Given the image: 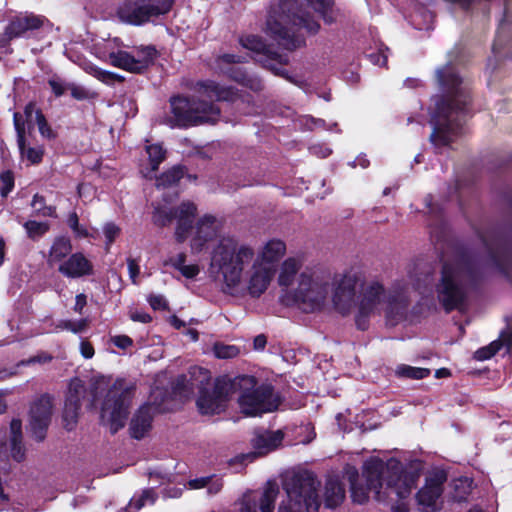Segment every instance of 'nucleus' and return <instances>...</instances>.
I'll list each match as a JSON object with an SVG mask.
<instances>
[{"label": "nucleus", "instance_id": "obj_1", "mask_svg": "<svg viewBox=\"0 0 512 512\" xmlns=\"http://www.w3.org/2000/svg\"><path fill=\"white\" fill-rule=\"evenodd\" d=\"M436 78L443 94L435 102L430 118V142L438 148L449 146L463 126V118L470 114L471 91L463 84L455 66L450 63L436 70Z\"/></svg>", "mask_w": 512, "mask_h": 512}, {"label": "nucleus", "instance_id": "obj_2", "mask_svg": "<svg viewBox=\"0 0 512 512\" xmlns=\"http://www.w3.org/2000/svg\"><path fill=\"white\" fill-rule=\"evenodd\" d=\"M320 27L314 16L301 9L296 0H278V4L271 8L266 19L267 34L288 51L306 46V39L299 33L300 29L316 35Z\"/></svg>", "mask_w": 512, "mask_h": 512}, {"label": "nucleus", "instance_id": "obj_3", "mask_svg": "<svg viewBox=\"0 0 512 512\" xmlns=\"http://www.w3.org/2000/svg\"><path fill=\"white\" fill-rule=\"evenodd\" d=\"M363 476L369 489L380 495L383 484L392 489L399 499H406L416 486L418 475L404 470L402 463L396 458L384 462L372 457L363 465Z\"/></svg>", "mask_w": 512, "mask_h": 512}, {"label": "nucleus", "instance_id": "obj_4", "mask_svg": "<svg viewBox=\"0 0 512 512\" xmlns=\"http://www.w3.org/2000/svg\"><path fill=\"white\" fill-rule=\"evenodd\" d=\"M233 395L239 394L238 404L246 416H260L273 412L280 405V397L275 394L274 387L269 383L258 384L252 375L232 377Z\"/></svg>", "mask_w": 512, "mask_h": 512}, {"label": "nucleus", "instance_id": "obj_5", "mask_svg": "<svg viewBox=\"0 0 512 512\" xmlns=\"http://www.w3.org/2000/svg\"><path fill=\"white\" fill-rule=\"evenodd\" d=\"M254 258V250L247 245H238L233 237H223L212 254V267H217L226 285L236 287L242 277L244 266Z\"/></svg>", "mask_w": 512, "mask_h": 512}, {"label": "nucleus", "instance_id": "obj_6", "mask_svg": "<svg viewBox=\"0 0 512 512\" xmlns=\"http://www.w3.org/2000/svg\"><path fill=\"white\" fill-rule=\"evenodd\" d=\"M319 486L320 482L313 472L302 470L294 473L283 484L288 503L282 502L278 512H319Z\"/></svg>", "mask_w": 512, "mask_h": 512}, {"label": "nucleus", "instance_id": "obj_7", "mask_svg": "<svg viewBox=\"0 0 512 512\" xmlns=\"http://www.w3.org/2000/svg\"><path fill=\"white\" fill-rule=\"evenodd\" d=\"M174 126L189 128L200 124H215L221 115L220 108L212 102L201 101L194 97L172 96L170 98Z\"/></svg>", "mask_w": 512, "mask_h": 512}, {"label": "nucleus", "instance_id": "obj_8", "mask_svg": "<svg viewBox=\"0 0 512 512\" xmlns=\"http://www.w3.org/2000/svg\"><path fill=\"white\" fill-rule=\"evenodd\" d=\"M196 370L202 376L196 399V405L200 414L215 415L225 411L228 402L233 396L232 377L229 375L218 376L213 386L209 388L207 385L211 380L210 372L200 367L194 368V371Z\"/></svg>", "mask_w": 512, "mask_h": 512}, {"label": "nucleus", "instance_id": "obj_9", "mask_svg": "<svg viewBox=\"0 0 512 512\" xmlns=\"http://www.w3.org/2000/svg\"><path fill=\"white\" fill-rule=\"evenodd\" d=\"M512 208V197L508 201ZM481 241L487 251L489 265L506 278L512 272V226L508 230L494 229L487 235H481Z\"/></svg>", "mask_w": 512, "mask_h": 512}, {"label": "nucleus", "instance_id": "obj_10", "mask_svg": "<svg viewBox=\"0 0 512 512\" xmlns=\"http://www.w3.org/2000/svg\"><path fill=\"white\" fill-rule=\"evenodd\" d=\"M240 44L247 50L254 53L253 60L263 68L271 71L274 75L297 84L295 77L290 75L285 68L289 64V56L279 53L272 45L267 44L262 37L258 35H248L240 38Z\"/></svg>", "mask_w": 512, "mask_h": 512}, {"label": "nucleus", "instance_id": "obj_11", "mask_svg": "<svg viewBox=\"0 0 512 512\" xmlns=\"http://www.w3.org/2000/svg\"><path fill=\"white\" fill-rule=\"evenodd\" d=\"M435 290L438 301L446 313L460 309L467 298L466 289L461 281V269L451 262H443Z\"/></svg>", "mask_w": 512, "mask_h": 512}, {"label": "nucleus", "instance_id": "obj_12", "mask_svg": "<svg viewBox=\"0 0 512 512\" xmlns=\"http://www.w3.org/2000/svg\"><path fill=\"white\" fill-rule=\"evenodd\" d=\"M124 384L123 379H117L108 390L102 405L103 411H110V432L113 435L125 426L134 395L135 388L124 387Z\"/></svg>", "mask_w": 512, "mask_h": 512}, {"label": "nucleus", "instance_id": "obj_13", "mask_svg": "<svg viewBox=\"0 0 512 512\" xmlns=\"http://www.w3.org/2000/svg\"><path fill=\"white\" fill-rule=\"evenodd\" d=\"M328 292L326 282L315 281L310 274L302 272L298 286L293 294V300L304 313L321 310Z\"/></svg>", "mask_w": 512, "mask_h": 512}, {"label": "nucleus", "instance_id": "obj_14", "mask_svg": "<svg viewBox=\"0 0 512 512\" xmlns=\"http://www.w3.org/2000/svg\"><path fill=\"white\" fill-rule=\"evenodd\" d=\"M174 0H128L121 8V16L131 25L140 26L152 17L169 13Z\"/></svg>", "mask_w": 512, "mask_h": 512}, {"label": "nucleus", "instance_id": "obj_15", "mask_svg": "<svg viewBox=\"0 0 512 512\" xmlns=\"http://www.w3.org/2000/svg\"><path fill=\"white\" fill-rule=\"evenodd\" d=\"M44 24L43 17L33 13L12 17L0 34V48H6L18 38H26L29 33L39 30Z\"/></svg>", "mask_w": 512, "mask_h": 512}, {"label": "nucleus", "instance_id": "obj_16", "mask_svg": "<svg viewBox=\"0 0 512 512\" xmlns=\"http://www.w3.org/2000/svg\"><path fill=\"white\" fill-rule=\"evenodd\" d=\"M447 478L445 470H437L426 478L425 485L416 493V500L422 507V512L440 511L441 507L437 505V500L443 494V485Z\"/></svg>", "mask_w": 512, "mask_h": 512}, {"label": "nucleus", "instance_id": "obj_17", "mask_svg": "<svg viewBox=\"0 0 512 512\" xmlns=\"http://www.w3.org/2000/svg\"><path fill=\"white\" fill-rule=\"evenodd\" d=\"M83 392L84 386L80 380L70 384L62 413L63 426L67 431H72L78 422Z\"/></svg>", "mask_w": 512, "mask_h": 512}, {"label": "nucleus", "instance_id": "obj_18", "mask_svg": "<svg viewBox=\"0 0 512 512\" xmlns=\"http://www.w3.org/2000/svg\"><path fill=\"white\" fill-rule=\"evenodd\" d=\"M13 124L17 135V145L21 157H25L33 165L41 163L44 157V148L42 146H27L26 127L21 113L14 112Z\"/></svg>", "mask_w": 512, "mask_h": 512}, {"label": "nucleus", "instance_id": "obj_19", "mask_svg": "<svg viewBox=\"0 0 512 512\" xmlns=\"http://www.w3.org/2000/svg\"><path fill=\"white\" fill-rule=\"evenodd\" d=\"M58 272L67 278H81L93 274V264L82 252H75L60 263Z\"/></svg>", "mask_w": 512, "mask_h": 512}, {"label": "nucleus", "instance_id": "obj_20", "mask_svg": "<svg viewBox=\"0 0 512 512\" xmlns=\"http://www.w3.org/2000/svg\"><path fill=\"white\" fill-rule=\"evenodd\" d=\"M200 92L205 94L208 98L215 99L216 101H225L235 103L242 100L244 94L232 86H222L213 80L199 81L197 83Z\"/></svg>", "mask_w": 512, "mask_h": 512}, {"label": "nucleus", "instance_id": "obj_21", "mask_svg": "<svg viewBox=\"0 0 512 512\" xmlns=\"http://www.w3.org/2000/svg\"><path fill=\"white\" fill-rule=\"evenodd\" d=\"M356 295V282L351 278H344L336 287L333 295L335 309L342 315L350 313Z\"/></svg>", "mask_w": 512, "mask_h": 512}, {"label": "nucleus", "instance_id": "obj_22", "mask_svg": "<svg viewBox=\"0 0 512 512\" xmlns=\"http://www.w3.org/2000/svg\"><path fill=\"white\" fill-rule=\"evenodd\" d=\"M153 416L151 406L144 404L135 412L130 420L129 433L133 439L141 440L152 428Z\"/></svg>", "mask_w": 512, "mask_h": 512}, {"label": "nucleus", "instance_id": "obj_23", "mask_svg": "<svg viewBox=\"0 0 512 512\" xmlns=\"http://www.w3.org/2000/svg\"><path fill=\"white\" fill-rule=\"evenodd\" d=\"M408 308L409 300L406 296L398 293L390 295L386 308L387 324L390 326H396L407 320Z\"/></svg>", "mask_w": 512, "mask_h": 512}, {"label": "nucleus", "instance_id": "obj_24", "mask_svg": "<svg viewBox=\"0 0 512 512\" xmlns=\"http://www.w3.org/2000/svg\"><path fill=\"white\" fill-rule=\"evenodd\" d=\"M275 269L271 265H254V272L250 278L248 291L252 297H260L268 288Z\"/></svg>", "mask_w": 512, "mask_h": 512}, {"label": "nucleus", "instance_id": "obj_25", "mask_svg": "<svg viewBox=\"0 0 512 512\" xmlns=\"http://www.w3.org/2000/svg\"><path fill=\"white\" fill-rule=\"evenodd\" d=\"M345 499V486L337 476L326 479L324 487V505L326 508L335 509Z\"/></svg>", "mask_w": 512, "mask_h": 512}, {"label": "nucleus", "instance_id": "obj_26", "mask_svg": "<svg viewBox=\"0 0 512 512\" xmlns=\"http://www.w3.org/2000/svg\"><path fill=\"white\" fill-rule=\"evenodd\" d=\"M216 218L213 215L206 214L200 218L196 225V234L193 238V246L201 249L207 242L213 240L216 236Z\"/></svg>", "mask_w": 512, "mask_h": 512}, {"label": "nucleus", "instance_id": "obj_27", "mask_svg": "<svg viewBox=\"0 0 512 512\" xmlns=\"http://www.w3.org/2000/svg\"><path fill=\"white\" fill-rule=\"evenodd\" d=\"M225 75L230 80L252 90L253 92H260L264 89L262 80L255 75L249 74L246 69L242 67H229L225 71Z\"/></svg>", "mask_w": 512, "mask_h": 512}, {"label": "nucleus", "instance_id": "obj_28", "mask_svg": "<svg viewBox=\"0 0 512 512\" xmlns=\"http://www.w3.org/2000/svg\"><path fill=\"white\" fill-rule=\"evenodd\" d=\"M72 242L69 236H56L49 250L48 264L53 266L56 263H62L71 255Z\"/></svg>", "mask_w": 512, "mask_h": 512}, {"label": "nucleus", "instance_id": "obj_29", "mask_svg": "<svg viewBox=\"0 0 512 512\" xmlns=\"http://www.w3.org/2000/svg\"><path fill=\"white\" fill-rule=\"evenodd\" d=\"M283 437V433L279 430L258 434L252 439V446L260 453H267L276 449L281 444Z\"/></svg>", "mask_w": 512, "mask_h": 512}, {"label": "nucleus", "instance_id": "obj_30", "mask_svg": "<svg viewBox=\"0 0 512 512\" xmlns=\"http://www.w3.org/2000/svg\"><path fill=\"white\" fill-rule=\"evenodd\" d=\"M383 294L384 286L378 282L372 283L365 289L358 308L362 311L373 312L376 306L380 303Z\"/></svg>", "mask_w": 512, "mask_h": 512}, {"label": "nucleus", "instance_id": "obj_31", "mask_svg": "<svg viewBox=\"0 0 512 512\" xmlns=\"http://www.w3.org/2000/svg\"><path fill=\"white\" fill-rule=\"evenodd\" d=\"M108 57L112 66L123 69L130 73L140 74L137 58H135L129 52L118 50L116 52L109 53Z\"/></svg>", "mask_w": 512, "mask_h": 512}, {"label": "nucleus", "instance_id": "obj_32", "mask_svg": "<svg viewBox=\"0 0 512 512\" xmlns=\"http://www.w3.org/2000/svg\"><path fill=\"white\" fill-rule=\"evenodd\" d=\"M453 264L461 269V278L465 276L471 288L476 289L481 284L482 272L470 258H463L460 262Z\"/></svg>", "mask_w": 512, "mask_h": 512}, {"label": "nucleus", "instance_id": "obj_33", "mask_svg": "<svg viewBox=\"0 0 512 512\" xmlns=\"http://www.w3.org/2000/svg\"><path fill=\"white\" fill-rule=\"evenodd\" d=\"M52 401L48 394L41 395L30 408V420L51 422Z\"/></svg>", "mask_w": 512, "mask_h": 512}, {"label": "nucleus", "instance_id": "obj_34", "mask_svg": "<svg viewBox=\"0 0 512 512\" xmlns=\"http://www.w3.org/2000/svg\"><path fill=\"white\" fill-rule=\"evenodd\" d=\"M186 172V166L181 164L174 165L156 178L157 188L166 189L177 185L185 176Z\"/></svg>", "mask_w": 512, "mask_h": 512}, {"label": "nucleus", "instance_id": "obj_35", "mask_svg": "<svg viewBox=\"0 0 512 512\" xmlns=\"http://www.w3.org/2000/svg\"><path fill=\"white\" fill-rule=\"evenodd\" d=\"M308 5L318 13L325 24L331 25L336 22L337 11L334 8V0H306Z\"/></svg>", "mask_w": 512, "mask_h": 512}, {"label": "nucleus", "instance_id": "obj_36", "mask_svg": "<svg viewBox=\"0 0 512 512\" xmlns=\"http://www.w3.org/2000/svg\"><path fill=\"white\" fill-rule=\"evenodd\" d=\"M359 474L356 469H353L352 472L348 475V480L350 483V490H351V498L353 502L358 504H364L369 499V492L372 491L368 488L366 485L361 486L358 484Z\"/></svg>", "mask_w": 512, "mask_h": 512}, {"label": "nucleus", "instance_id": "obj_37", "mask_svg": "<svg viewBox=\"0 0 512 512\" xmlns=\"http://www.w3.org/2000/svg\"><path fill=\"white\" fill-rule=\"evenodd\" d=\"M286 245L282 240L273 239L267 242L262 251V260L267 264L277 262L285 254Z\"/></svg>", "mask_w": 512, "mask_h": 512}, {"label": "nucleus", "instance_id": "obj_38", "mask_svg": "<svg viewBox=\"0 0 512 512\" xmlns=\"http://www.w3.org/2000/svg\"><path fill=\"white\" fill-rule=\"evenodd\" d=\"M299 268V262L295 258L286 259L281 266L278 284L282 287H289L293 283Z\"/></svg>", "mask_w": 512, "mask_h": 512}, {"label": "nucleus", "instance_id": "obj_39", "mask_svg": "<svg viewBox=\"0 0 512 512\" xmlns=\"http://www.w3.org/2000/svg\"><path fill=\"white\" fill-rule=\"evenodd\" d=\"M278 493L279 488L277 484L271 481L267 482L260 498L259 509L261 512H274Z\"/></svg>", "mask_w": 512, "mask_h": 512}, {"label": "nucleus", "instance_id": "obj_40", "mask_svg": "<svg viewBox=\"0 0 512 512\" xmlns=\"http://www.w3.org/2000/svg\"><path fill=\"white\" fill-rule=\"evenodd\" d=\"M137 52L141 58L137 59L140 74H143L151 65L154 64L158 56V51L153 45L140 46Z\"/></svg>", "mask_w": 512, "mask_h": 512}, {"label": "nucleus", "instance_id": "obj_41", "mask_svg": "<svg viewBox=\"0 0 512 512\" xmlns=\"http://www.w3.org/2000/svg\"><path fill=\"white\" fill-rule=\"evenodd\" d=\"M473 480L468 477H460L454 480V501L462 503L467 501L468 496L472 491Z\"/></svg>", "mask_w": 512, "mask_h": 512}, {"label": "nucleus", "instance_id": "obj_42", "mask_svg": "<svg viewBox=\"0 0 512 512\" xmlns=\"http://www.w3.org/2000/svg\"><path fill=\"white\" fill-rule=\"evenodd\" d=\"M23 227L28 238L33 241L43 237L50 230V225L47 222H38L36 220L26 221Z\"/></svg>", "mask_w": 512, "mask_h": 512}, {"label": "nucleus", "instance_id": "obj_43", "mask_svg": "<svg viewBox=\"0 0 512 512\" xmlns=\"http://www.w3.org/2000/svg\"><path fill=\"white\" fill-rule=\"evenodd\" d=\"M146 152L152 171H157L160 164L166 159V150L161 144H151L146 146Z\"/></svg>", "mask_w": 512, "mask_h": 512}, {"label": "nucleus", "instance_id": "obj_44", "mask_svg": "<svg viewBox=\"0 0 512 512\" xmlns=\"http://www.w3.org/2000/svg\"><path fill=\"white\" fill-rule=\"evenodd\" d=\"M396 374L399 377L420 380L428 377L430 375V370L428 368L413 367L402 364L397 367Z\"/></svg>", "mask_w": 512, "mask_h": 512}, {"label": "nucleus", "instance_id": "obj_45", "mask_svg": "<svg viewBox=\"0 0 512 512\" xmlns=\"http://www.w3.org/2000/svg\"><path fill=\"white\" fill-rule=\"evenodd\" d=\"M175 219V211L173 208L165 209L156 207L152 214V221L158 227H166Z\"/></svg>", "mask_w": 512, "mask_h": 512}, {"label": "nucleus", "instance_id": "obj_46", "mask_svg": "<svg viewBox=\"0 0 512 512\" xmlns=\"http://www.w3.org/2000/svg\"><path fill=\"white\" fill-rule=\"evenodd\" d=\"M503 346V341L498 339L490 344L483 346L475 351L474 359L477 361H485L492 358Z\"/></svg>", "mask_w": 512, "mask_h": 512}, {"label": "nucleus", "instance_id": "obj_47", "mask_svg": "<svg viewBox=\"0 0 512 512\" xmlns=\"http://www.w3.org/2000/svg\"><path fill=\"white\" fill-rule=\"evenodd\" d=\"M15 187L14 172L10 169L0 173V196L6 198Z\"/></svg>", "mask_w": 512, "mask_h": 512}, {"label": "nucleus", "instance_id": "obj_48", "mask_svg": "<svg viewBox=\"0 0 512 512\" xmlns=\"http://www.w3.org/2000/svg\"><path fill=\"white\" fill-rule=\"evenodd\" d=\"M66 223L68 227L73 231L76 238L82 239L88 238L90 236L88 229L80 225L79 217L76 211L69 213Z\"/></svg>", "mask_w": 512, "mask_h": 512}, {"label": "nucleus", "instance_id": "obj_49", "mask_svg": "<svg viewBox=\"0 0 512 512\" xmlns=\"http://www.w3.org/2000/svg\"><path fill=\"white\" fill-rule=\"evenodd\" d=\"M93 71L94 77L107 85H113L115 82L122 83L125 81V78L122 75L111 71H107L98 67L94 68Z\"/></svg>", "mask_w": 512, "mask_h": 512}, {"label": "nucleus", "instance_id": "obj_50", "mask_svg": "<svg viewBox=\"0 0 512 512\" xmlns=\"http://www.w3.org/2000/svg\"><path fill=\"white\" fill-rule=\"evenodd\" d=\"M175 211V219H192L195 220L197 207L193 202H182L178 207L173 208Z\"/></svg>", "mask_w": 512, "mask_h": 512}, {"label": "nucleus", "instance_id": "obj_51", "mask_svg": "<svg viewBox=\"0 0 512 512\" xmlns=\"http://www.w3.org/2000/svg\"><path fill=\"white\" fill-rule=\"evenodd\" d=\"M194 220L192 219H177V226L175 230V238L177 242H184L193 228Z\"/></svg>", "mask_w": 512, "mask_h": 512}, {"label": "nucleus", "instance_id": "obj_52", "mask_svg": "<svg viewBox=\"0 0 512 512\" xmlns=\"http://www.w3.org/2000/svg\"><path fill=\"white\" fill-rule=\"evenodd\" d=\"M35 122L38 126L39 133L48 139H53L56 137L55 133L53 132L52 128L50 127L44 113L41 109L36 110V118Z\"/></svg>", "mask_w": 512, "mask_h": 512}, {"label": "nucleus", "instance_id": "obj_53", "mask_svg": "<svg viewBox=\"0 0 512 512\" xmlns=\"http://www.w3.org/2000/svg\"><path fill=\"white\" fill-rule=\"evenodd\" d=\"M50 425V422L38 421V420H30V430L32 437L37 442H42L45 440L47 435V430Z\"/></svg>", "mask_w": 512, "mask_h": 512}, {"label": "nucleus", "instance_id": "obj_54", "mask_svg": "<svg viewBox=\"0 0 512 512\" xmlns=\"http://www.w3.org/2000/svg\"><path fill=\"white\" fill-rule=\"evenodd\" d=\"M239 349L234 345L215 344L214 354L219 359H228L237 356Z\"/></svg>", "mask_w": 512, "mask_h": 512}, {"label": "nucleus", "instance_id": "obj_55", "mask_svg": "<svg viewBox=\"0 0 512 512\" xmlns=\"http://www.w3.org/2000/svg\"><path fill=\"white\" fill-rule=\"evenodd\" d=\"M48 85L54 96L59 98L68 91L69 83L65 82L58 76H54L48 80Z\"/></svg>", "mask_w": 512, "mask_h": 512}, {"label": "nucleus", "instance_id": "obj_56", "mask_svg": "<svg viewBox=\"0 0 512 512\" xmlns=\"http://www.w3.org/2000/svg\"><path fill=\"white\" fill-rule=\"evenodd\" d=\"M88 326V320L86 318L80 319L78 321H72V320H64L61 321L59 324V327L71 331L75 334L82 332L85 330Z\"/></svg>", "mask_w": 512, "mask_h": 512}, {"label": "nucleus", "instance_id": "obj_57", "mask_svg": "<svg viewBox=\"0 0 512 512\" xmlns=\"http://www.w3.org/2000/svg\"><path fill=\"white\" fill-rule=\"evenodd\" d=\"M10 453L13 460L22 462L26 458V450L22 440H10Z\"/></svg>", "mask_w": 512, "mask_h": 512}, {"label": "nucleus", "instance_id": "obj_58", "mask_svg": "<svg viewBox=\"0 0 512 512\" xmlns=\"http://www.w3.org/2000/svg\"><path fill=\"white\" fill-rule=\"evenodd\" d=\"M104 235L106 238V244L111 245L120 234V228L113 222H109L104 226Z\"/></svg>", "mask_w": 512, "mask_h": 512}, {"label": "nucleus", "instance_id": "obj_59", "mask_svg": "<svg viewBox=\"0 0 512 512\" xmlns=\"http://www.w3.org/2000/svg\"><path fill=\"white\" fill-rule=\"evenodd\" d=\"M68 90L71 93V96L78 101H83L89 98V91L75 83H69Z\"/></svg>", "mask_w": 512, "mask_h": 512}, {"label": "nucleus", "instance_id": "obj_60", "mask_svg": "<svg viewBox=\"0 0 512 512\" xmlns=\"http://www.w3.org/2000/svg\"><path fill=\"white\" fill-rule=\"evenodd\" d=\"M372 312L370 311H362L358 308V313L355 317V323L359 330L365 331L369 327V316Z\"/></svg>", "mask_w": 512, "mask_h": 512}, {"label": "nucleus", "instance_id": "obj_61", "mask_svg": "<svg viewBox=\"0 0 512 512\" xmlns=\"http://www.w3.org/2000/svg\"><path fill=\"white\" fill-rule=\"evenodd\" d=\"M23 440L22 421L13 418L10 422V440Z\"/></svg>", "mask_w": 512, "mask_h": 512}, {"label": "nucleus", "instance_id": "obj_62", "mask_svg": "<svg viewBox=\"0 0 512 512\" xmlns=\"http://www.w3.org/2000/svg\"><path fill=\"white\" fill-rule=\"evenodd\" d=\"M149 305L153 310H166L168 303L162 295L151 294L148 297Z\"/></svg>", "mask_w": 512, "mask_h": 512}, {"label": "nucleus", "instance_id": "obj_63", "mask_svg": "<svg viewBox=\"0 0 512 512\" xmlns=\"http://www.w3.org/2000/svg\"><path fill=\"white\" fill-rule=\"evenodd\" d=\"M113 344L119 349H127L133 345V340L127 335H117L112 338Z\"/></svg>", "mask_w": 512, "mask_h": 512}, {"label": "nucleus", "instance_id": "obj_64", "mask_svg": "<svg viewBox=\"0 0 512 512\" xmlns=\"http://www.w3.org/2000/svg\"><path fill=\"white\" fill-rule=\"evenodd\" d=\"M369 59L373 64L378 65L380 67L386 66L387 62H388L387 55L381 50L377 51V52L370 53Z\"/></svg>", "mask_w": 512, "mask_h": 512}]
</instances>
